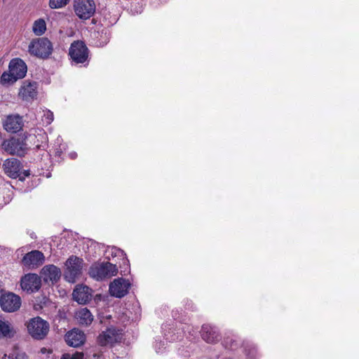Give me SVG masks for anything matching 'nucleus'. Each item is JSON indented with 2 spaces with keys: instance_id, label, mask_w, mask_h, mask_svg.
Instances as JSON below:
<instances>
[{
  "instance_id": "1",
  "label": "nucleus",
  "mask_w": 359,
  "mask_h": 359,
  "mask_svg": "<svg viewBox=\"0 0 359 359\" xmlns=\"http://www.w3.org/2000/svg\"><path fill=\"white\" fill-rule=\"evenodd\" d=\"M53 50V44L46 37L32 39L28 46L29 53L41 59L48 58Z\"/></svg>"
},
{
  "instance_id": "2",
  "label": "nucleus",
  "mask_w": 359,
  "mask_h": 359,
  "mask_svg": "<svg viewBox=\"0 0 359 359\" xmlns=\"http://www.w3.org/2000/svg\"><path fill=\"white\" fill-rule=\"evenodd\" d=\"M27 328L30 336L36 340L43 339L49 332V323L41 317L31 318L27 324Z\"/></svg>"
},
{
  "instance_id": "3",
  "label": "nucleus",
  "mask_w": 359,
  "mask_h": 359,
  "mask_svg": "<svg viewBox=\"0 0 359 359\" xmlns=\"http://www.w3.org/2000/svg\"><path fill=\"white\" fill-rule=\"evenodd\" d=\"M117 272L116 265L110 262L93 264L89 270L90 276L97 280L116 276Z\"/></svg>"
},
{
  "instance_id": "4",
  "label": "nucleus",
  "mask_w": 359,
  "mask_h": 359,
  "mask_svg": "<svg viewBox=\"0 0 359 359\" xmlns=\"http://www.w3.org/2000/svg\"><path fill=\"white\" fill-rule=\"evenodd\" d=\"M83 260L76 256H70L66 261L65 278L69 283H74L81 276Z\"/></svg>"
},
{
  "instance_id": "5",
  "label": "nucleus",
  "mask_w": 359,
  "mask_h": 359,
  "mask_svg": "<svg viewBox=\"0 0 359 359\" xmlns=\"http://www.w3.org/2000/svg\"><path fill=\"white\" fill-rule=\"evenodd\" d=\"M69 55L76 64H83L88 60V48L81 41H74L69 49Z\"/></svg>"
},
{
  "instance_id": "6",
  "label": "nucleus",
  "mask_w": 359,
  "mask_h": 359,
  "mask_svg": "<svg viewBox=\"0 0 359 359\" xmlns=\"http://www.w3.org/2000/svg\"><path fill=\"white\" fill-rule=\"evenodd\" d=\"M74 9L80 19L88 20L95 12V4L94 0H74Z\"/></svg>"
},
{
  "instance_id": "7",
  "label": "nucleus",
  "mask_w": 359,
  "mask_h": 359,
  "mask_svg": "<svg viewBox=\"0 0 359 359\" xmlns=\"http://www.w3.org/2000/svg\"><path fill=\"white\" fill-rule=\"evenodd\" d=\"M3 149L11 155L23 156L27 152V144L20 138L12 137L6 140L2 143Z\"/></svg>"
},
{
  "instance_id": "8",
  "label": "nucleus",
  "mask_w": 359,
  "mask_h": 359,
  "mask_svg": "<svg viewBox=\"0 0 359 359\" xmlns=\"http://www.w3.org/2000/svg\"><path fill=\"white\" fill-rule=\"evenodd\" d=\"M0 306L4 311L15 312L21 306V298L13 292L2 294L0 297Z\"/></svg>"
},
{
  "instance_id": "9",
  "label": "nucleus",
  "mask_w": 359,
  "mask_h": 359,
  "mask_svg": "<svg viewBox=\"0 0 359 359\" xmlns=\"http://www.w3.org/2000/svg\"><path fill=\"white\" fill-rule=\"evenodd\" d=\"M130 287V283L128 280L118 278L110 283L109 291L111 296L121 298L128 294Z\"/></svg>"
},
{
  "instance_id": "10",
  "label": "nucleus",
  "mask_w": 359,
  "mask_h": 359,
  "mask_svg": "<svg viewBox=\"0 0 359 359\" xmlns=\"http://www.w3.org/2000/svg\"><path fill=\"white\" fill-rule=\"evenodd\" d=\"M20 285L28 293L37 292L41 285V278L35 273L27 274L22 278Z\"/></svg>"
},
{
  "instance_id": "11",
  "label": "nucleus",
  "mask_w": 359,
  "mask_h": 359,
  "mask_svg": "<svg viewBox=\"0 0 359 359\" xmlns=\"http://www.w3.org/2000/svg\"><path fill=\"white\" fill-rule=\"evenodd\" d=\"M120 334L118 330L113 327H109L99 334L97 343L102 346L111 345L120 340Z\"/></svg>"
},
{
  "instance_id": "12",
  "label": "nucleus",
  "mask_w": 359,
  "mask_h": 359,
  "mask_svg": "<svg viewBox=\"0 0 359 359\" xmlns=\"http://www.w3.org/2000/svg\"><path fill=\"white\" fill-rule=\"evenodd\" d=\"M4 173L9 177L16 179L20 176L22 164L15 158H9L4 161L2 164Z\"/></svg>"
},
{
  "instance_id": "13",
  "label": "nucleus",
  "mask_w": 359,
  "mask_h": 359,
  "mask_svg": "<svg viewBox=\"0 0 359 359\" xmlns=\"http://www.w3.org/2000/svg\"><path fill=\"white\" fill-rule=\"evenodd\" d=\"M43 254L39 250H32L23 257L22 264L29 269H34L41 265L44 262Z\"/></svg>"
},
{
  "instance_id": "14",
  "label": "nucleus",
  "mask_w": 359,
  "mask_h": 359,
  "mask_svg": "<svg viewBox=\"0 0 359 359\" xmlns=\"http://www.w3.org/2000/svg\"><path fill=\"white\" fill-rule=\"evenodd\" d=\"M65 341L69 346L79 347L84 344L86 335L79 329H73L66 334Z\"/></svg>"
},
{
  "instance_id": "15",
  "label": "nucleus",
  "mask_w": 359,
  "mask_h": 359,
  "mask_svg": "<svg viewBox=\"0 0 359 359\" xmlns=\"http://www.w3.org/2000/svg\"><path fill=\"white\" fill-rule=\"evenodd\" d=\"M41 274L46 283H54L60 279L61 271L57 266L53 264H49L43 267Z\"/></svg>"
},
{
  "instance_id": "16",
  "label": "nucleus",
  "mask_w": 359,
  "mask_h": 359,
  "mask_svg": "<svg viewBox=\"0 0 359 359\" xmlns=\"http://www.w3.org/2000/svg\"><path fill=\"white\" fill-rule=\"evenodd\" d=\"M8 69L18 78L22 79L26 75L27 67L22 59L16 57L10 61Z\"/></svg>"
},
{
  "instance_id": "17",
  "label": "nucleus",
  "mask_w": 359,
  "mask_h": 359,
  "mask_svg": "<svg viewBox=\"0 0 359 359\" xmlns=\"http://www.w3.org/2000/svg\"><path fill=\"white\" fill-rule=\"evenodd\" d=\"M23 126L22 118L19 115L8 116L4 123V129L10 133H17L20 131Z\"/></svg>"
},
{
  "instance_id": "18",
  "label": "nucleus",
  "mask_w": 359,
  "mask_h": 359,
  "mask_svg": "<svg viewBox=\"0 0 359 359\" xmlns=\"http://www.w3.org/2000/svg\"><path fill=\"white\" fill-rule=\"evenodd\" d=\"M201 337L204 341L210 344L216 343L221 339L217 329L210 325H203Z\"/></svg>"
},
{
  "instance_id": "19",
  "label": "nucleus",
  "mask_w": 359,
  "mask_h": 359,
  "mask_svg": "<svg viewBox=\"0 0 359 359\" xmlns=\"http://www.w3.org/2000/svg\"><path fill=\"white\" fill-rule=\"evenodd\" d=\"M91 290L88 286H77L73 291V299L80 304H86L91 299Z\"/></svg>"
},
{
  "instance_id": "20",
  "label": "nucleus",
  "mask_w": 359,
  "mask_h": 359,
  "mask_svg": "<svg viewBox=\"0 0 359 359\" xmlns=\"http://www.w3.org/2000/svg\"><path fill=\"white\" fill-rule=\"evenodd\" d=\"M36 83H24V85L20 88L19 91V96L24 100L30 101L34 100L37 95Z\"/></svg>"
},
{
  "instance_id": "21",
  "label": "nucleus",
  "mask_w": 359,
  "mask_h": 359,
  "mask_svg": "<svg viewBox=\"0 0 359 359\" xmlns=\"http://www.w3.org/2000/svg\"><path fill=\"white\" fill-rule=\"evenodd\" d=\"M76 318L81 325L88 326L90 325L93 320V316L87 308L79 309L76 313Z\"/></svg>"
},
{
  "instance_id": "22",
  "label": "nucleus",
  "mask_w": 359,
  "mask_h": 359,
  "mask_svg": "<svg viewBox=\"0 0 359 359\" xmlns=\"http://www.w3.org/2000/svg\"><path fill=\"white\" fill-rule=\"evenodd\" d=\"M15 334L16 331L10 322L0 320V337L11 339Z\"/></svg>"
},
{
  "instance_id": "23",
  "label": "nucleus",
  "mask_w": 359,
  "mask_h": 359,
  "mask_svg": "<svg viewBox=\"0 0 359 359\" xmlns=\"http://www.w3.org/2000/svg\"><path fill=\"white\" fill-rule=\"evenodd\" d=\"M18 79L15 74L11 72H4L0 77V83L3 86H10L14 83Z\"/></svg>"
},
{
  "instance_id": "24",
  "label": "nucleus",
  "mask_w": 359,
  "mask_h": 359,
  "mask_svg": "<svg viewBox=\"0 0 359 359\" xmlns=\"http://www.w3.org/2000/svg\"><path fill=\"white\" fill-rule=\"evenodd\" d=\"M46 30V23L43 19L36 20L32 27V31L36 36H41L45 33Z\"/></svg>"
},
{
  "instance_id": "25",
  "label": "nucleus",
  "mask_w": 359,
  "mask_h": 359,
  "mask_svg": "<svg viewBox=\"0 0 359 359\" xmlns=\"http://www.w3.org/2000/svg\"><path fill=\"white\" fill-rule=\"evenodd\" d=\"M6 357H8V359H27L25 353L20 351L16 346L13 348L12 353L8 355L4 354L2 359H6Z\"/></svg>"
},
{
  "instance_id": "26",
  "label": "nucleus",
  "mask_w": 359,
  "mask_h": 359,
  "mask_svg": "<svg viewBox=\"0 0 359 359\" xmlns=\"http://www.w3.org/2000/svg\"><path fill=\"white\" fill-rule=\"evenodd\" d=\"M70 0H50L49 6L51 8H61L65 7Z\"/></svg>"
},
{
  "instance_id": "27",
  "label": "nucleus",
  "mask_w": 359,
  "mask_h": 359,
  "mask_svg": "<svg viewBox=\"0 0 359 359\" xmlns=\"http://www.w3.org/2000/svg\"><path fill=\"white\" fill-rule=\"evenodd\" d=\"M42 121L46 125L50 124L53 121V113L50 110L46 111L44 112Z\"/></svg>"
},
{
  "instance_id": "28",
  "label": "nucleus",
  "mask_w": 359,
  "mask_h": 359,
  "mask_svg": "<svg viewBox=\"0 0 359 359\" xmlns=\"http://www.w3.org/2000/svg\"><path fill=\"white\" fill-rule=\"evenodd\" d=\"M223 345L225 346V348L230 349H233L237 346L236 341L232 339H230L229 337H226L224 339Z\"/></svg>"
},
{
  "instance_id": "29",
  "label": "nucleus",
  "mask_w": 359,
  "mask_h": 359,
  "mask_svg": "<svg viewBox=\"0 0 359 359\" xmlns=\"http://www.w3.org/2000/svg\"><path fill=\"white\" fill-rule=\"evenodd\" d=\"M165 344L164 341H156L154 344V348L157 353H161L164 349H165Z\"/></svg>"
},
{
  "instance_id": "30",
  "label": "nucleus",
  "mask_w": 359,
  "mask_h": 359,
  "mask_svg": "<svg viewBox=\"0 0 359 359\" xmlns=\"http://www.w3.org/2000/svg\"><path fill=\"white\" fill-rule=\"evenodd\" d=\"M71 359H83V353L77 352L74 354H72Z\"/></svg>"
},
{
  "instance_id": "31",
  "label": "nucleus",
  "mask_w": 359,
  "mask_h": 359,
  "mask_svg": "<svg viewBox=\"0 0 359 359\" xmlns=\"http://www.w3.org/2000/svg\"><path fill=\"white\" fill-rule=\"evenodd\" d=\"M72 355L69 353H65L62 355L60 359H71Z\"/></svg>"
},
{
  "instance_id": "32",
  "label": "nucleus",
  "mask_w": 359,
  "mask_h": 359,
  "mask_svg": "<svg viewBox=\"0 0 359 359\" xmlns=\"http://www.w3.org/2000/svg\"><path fill=\"white\" fill-rule=\"evenodd\" d=\"M34 308L35 310L38 311L39 309H41L43 306L40 304H34Z\"/></svg>"
},
{
  "instance_id": "33",
  "label": "nucleus",
  "mask_w": 359,
  "mask_h": 359,
  "mask_svg": "<svg viewBox=\"0 0 359 359\" xmlns=\"http://www.w3.org/2000/svg\"><path fill=\"white\" fill-rule=\"evenodd\" d=\"M116 250L117 251L118 255H121V256H124L125 255V254H124L123 250H121L119 249H116ZM115 255L116 256L117 254L116 253Z\"/></svg>"
},
{
  "instance_id": "34",
  "label": "nucleus",
  "mask_w": 359,
  "mask_h": 359,
  "mask_svg": "<svg viewBox=\"0 0 359 359\" xmlns=\"http://www.w3.org/2000/svg\"><path fill=\"white\" fill-rule=\"evenodd\" d=\"M69 155L72 158H75L76 157V154L75 152L71 153Z\"/></svg>"
},
{
  "instance_id": "35",
  "label": "nucleus",
  "mask_w": 359,
  "mask_h": 359,
  "mask_svg": "<svg viewBox=\"0 0 359 359\" xmlns=\"http://www.w3.org/2000/svg\"><path fill=\"white\" fill-rule=\"evenodd\" d=\"M181 339H182L181 336H177V337H176V338H174V339H172V340H173V341H174V340H181Z\"/></svg>"
},
{
  "instance_id": "36",
  "label": "nucleus",
  "mask_w": 359,
  "mask_h": 359,
  "mask_svg": "<svg viewBox=\"0 0 359 359\" xmlns=\"http://www.w3.org/2000/svg\"><path fill=\"white\" fill-rule=\"evenodd\" d=\"M24 174L25 176H28V175H29V172L28 170H25Z\"/></svg>"
},
{
  "instance_id": "37",
  "label": "nucleus",
  "mask_w": 359,
  "mask_h": 359,
  "mask_svg": "<svg viewBox=\"0 0 359 359\" xmlns=\"http://www.w3.org/2000/svg\"><path fill=\"white\" fill-rule=\"evenodd\" d=\"M41 352H42V353H44V352H45V348H42V349H41Z\"/></svg>"
}]
</instances>
